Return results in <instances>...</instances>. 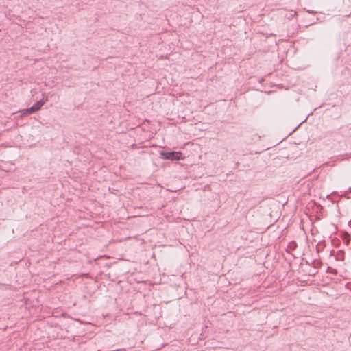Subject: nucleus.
<instances>
[{
  "mask_svg": "<svg viewBox=\"0 0 351 351\" xmlns=\"http://www.w3.org/2000/svg\"><path fill=\"white\" fill-rule=\"evenodd\" d=\"M47 101V97L43 98L40 101H37L35 104H34L31 108L25 110V112H23V114H27L30 113H33L38 110L43 106V104Z\"/></svg>",
  "mask_w": 351,
  "mask_h": 351,
  "instance_id": "f257e3e1",
  "label": "nucleus"
},
{
  "mask_svg": "<svg viewBox=\"0 0 351 351\" xmlns=\"http://www.w3.org/2000/svg\"><path fill=\"white\" fill-rule=\"evenodd\" d=\"M162 155L164 156V158L167 160H180L182 156V153L180 152H162Z\"/></svg>",
  "mask_w": 351,
  "mask_h": 351,
  "instance_id": "f03ea898",
  "label": "nucleus"
}]
</instances>
